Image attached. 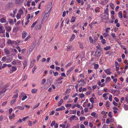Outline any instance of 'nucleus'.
<instances>
[{
  "mask_svg": "<svg viewBox=\"0 0 128 128\" xmlns=\"http://www.w3.org/2000/svg\"><path fill=\"white\" fill-rule=\"evenodd\" d=\"M27 34V33L25 31H24L22 32V37L23 39L25 38L26 37Z\"/></svg>",
  "mask_w": 128,
  "mask_h": 128,
  "instance_id": "nucleus-10",
  "label": "nucleus"
},
{
  "mask_svg": "<svg viewBox=\"0 0 128 128\" xmlns=\"http://www.w3.org/2000/svg\"><path fill=\"white\" fill-rule=\"evenodd\" d=\"M46 82V80L45 78H43L42 81V84L43 85Z\"/></svg>",
  "mask_w": 128,
  "mask_h": 128,
  "instance_id": "nucleus-58",
  "label": "nucleus"
},
{
  "mask_svg": "<svg viewBox=\"0 0 128 128\" xmlns=\"http://www.w3.org/2000/svg\"><path fill=\"white\" fill-rule=\"evenodd\" d=\"M101 113L103 115V117L104 118H106V115L104 111L102 112Z\"/></svg>",
  "mask_w": 128,
  "mask_h": 128,
  "instance_id": "nucleus-25",
  "label": "nucleus"
},
{
  "mask_svg": "<svg viewBox=\"0 0 128 128\" xmlns=\"http://www.w3.org/2000/svg\"><path fill=\"white\" fill-rule=\"evenodd\" d=\"M89 125L90 127V128H92L93 126L92 124L90 122H89Z\"/></svg>",
  "mask_w": 128,
  "mask_h": 128,
  "instance_id": "nucleus-62",
  "label": "nucleus"
},
{
  "mask_svg": "<svg viewBox=\"0 0 128 128\" xmlns=\"http://www.w3.org/2000/svg\"><path fill=\"white\" fill-rule=\"evenodd\" d=\"M17 69L16 68L15 66H13L11 68V70L12 72L16 71Z\"/></svg>",
  "mask_w": 128,
  "mask_h": 128,
  "instance_id": "nucleus-34",
  "label": "nucleus"
},
{
  "mask_svg": "<svg viewBox=\"0 0 128 128\" xmlns=\"http://www.w3.org/2000/svg\"><path fill=\"white\" fill-rule=\"evenodd\" d=\"M53 72L54 76H56L58 75L59 74L57 72Z\"/></svg>",
  "mask_w": 128,
  "mask_h": 128,
  "instance_id": "nucleus-54",
  "label": "nucleus"
},
{
  "mask_svg": "<svg viewBox=\"0 0 128 128\" xmlns=\"http://www.w3.org/2000/svg\"><path fill=\"white\" fill-rule=\"evenodd\" d=\"M16 108H18L20 110H23L24 109V107H21L20 106H18L15 108V109Z\"/></svg>",
  "mask_w": 128,
  "mask_h": 128,
  "instance_id": "nucleus-24",
  "label": "nucleus"
},
{
  "mask_svg": "<svg viewBox=\"0 0 128 128\" xmlns=\"http://www.w3.org/2000/svg\"><path fill=\"white\" fill-rule=\"evenodd\" d=\"M18 96V94H15L14 96L12 97V98H17Z\"/></svg>",
  "mask_w": 128,
  "mask_h": 128,
  "instance_id": "nucleus-55",
  "label": "nucleus"
},
{
  "mask_svg": "<svg viewBox=\"0 0 128 128\" xmlns=\"http://www.w3.org/2000/svg\"><path fill=\"white\" fill-rule=\"evenodd\" d=\"M49 16V15L47 14H46L43 17L41 21V23L42 24L45 22L47 20Z\"/></svg>",
  "mask_w": 128,
  "mask_h": 128,
  "instance_id": "nucleus-1",
  "label": "nucleus"
},
{
  "mask_svg": "<svg viewBox=\"0 0 128 128\" xmlns=\"http://www.w3.org/2000/svg\"><path fill=\"white\" fill-rule=\"evenodd\" d=\"M16 18L18 19H20L21 18V14H17L16 16Z\"/></svg>",
  "mask_w": 128,
  "mask_h": 128,
  "instance_id": "nucleus-35",
  "label": "nucleus"
},
{
  "mask_svg": "<svg viewBox=\"0 0 128 128\" xmlns=\"http://www.w3.org/2000/svg\"><path fill=\"white\" fill-rule=\"evenodd\" d=\"M56 124V122L55 121H53L51 123L50 126H51L52 127Z\"/></svg>",
  "mask_w": 128,
  "mask_h": 128,
  "instance_id": "nucleus-46",
  "label": "nucleus"
},
{
  "mask_svg": "<svg viewBox=\"0 0 128 128\" xmlns=\"http://www.w3.org/2000/svg\"><path fill=\"white\" fill-rule=\"evenodd\" d=\"M76 17L74 16H72L70 21L71 22H74L75 21Z\"/></svg>",
  "mask_w": 128,
  "mask_h": 128,
  "instance_id": "nucleus-28",
  "label": "nucleus"
},
{
  "mask_svg": "<svg viewBox=\"0 0 128 128\" xmlns=\"http://www.w3.org/2000/svg\"><path fill=\"white\" fill-rule=\"evenodd\" d=\"M37 23V21H36L35 22H34L33 24L31 26V28H34L36 24V23Z\"/></svg>",
  "mask_w": 128,
  "mask_h": 128,
  "instance_id": "nucleus-38",
  "label": "nucleus"
},
{
  "mask_svg": "<svg viewBox=\"0 0 128 128\" xmlns=\"http://www.w3.org/2000/svg\"><path fill=\"white\" fill-rule=\"evenodd\" d=\"M111 35L112 38H114V39H116L115 38L116 37V34L114 33H112Z\"/></svg>",
  "mask_w": 128,
  "mask_h": 128,
  "instance_id": "nucleus-42",
  "label": "nucleus"
},
{
  "mask_svg": "<svg viewBox=\"0 0 128 128\" xmlns=\"http://www.w3.org/2000/svg\"><path fill=\"white\" fill-rule=\"evenodd\" d=\"M59 126L60 127H62L63 128H65L66 127V125L65 124H60Z\"/></svg>",
  "mask_w": 128,
  "mask_h": 128,
  "instance_id": "nucleus-56",
  "label": "nucleus"
},
{
  "mask_svg": "<svg viewBox=\"0 0 128 128\" xmlns=\"http://www.w3.org/2000/svg\"><path fill=\"white\" fill-rule=\"evenodd\" d=\"M110 29V28L108 27L107 28H106L105 31L106 32H108V30H109Z\"/></svg>",
  "mask_w": 128,
  "mask_h": 128,
  "instance_id": "nucleus-57",
  "label": "nucleus"
},
{
  "mask_svg": "<svg viewBox=\"0 0 128 128\" xmlns=\"http://www.w3.org/2000/svg\"><path fill=\"white\" fill-rule=\"evenodd\" d=\"M13 42V41H12L10 40H8L7 41V43L9 44H11Z\"/></svg>",
  "mask_w": 128,
  "mask_h": 128,
  "instance_id": "nucleus-37",
  "label": "nucleus"
},
{
  "mask_svg": "<svg viewBox=\"0 0 128 128\" xmlns=\"http://www.w3.org/2000/svg\"><path fill=\"white\" fill-rule=\"evenodd\" d=\"M70 120L72 121L73 120H78V118L75 115H72L70 118Z\"/></svg>",
  "mask_w": 128,
  "mask_h": 128,
  "instance_id": "nucleus-2",
  "label": "nucleus"
},
{
  "mask_svg": "<svg viewBox=\"0 0 128 128\" xmlns=\"http://www.w3.org/2000/svg\"><path fill=\"white\" fill-rule=\"evenodd\" d=\"M104 72L107 74L110 75L111 73L110 72V68L105 70H104Z\"/></svg>",
  "mask_w": 128,
  "mask_h": 128,
  "instance_id": "nucleus-7",
  "label": "nucleus"
},
{
  "mask_svg": "<svg viewBox=\"0 0 128 128\" xmlns=\"http://www.w3.org/2000/svg\"><path fill=\"white\" fill-rule=\"evenodd\" d=\"M6 19L4 18H3L0 20V22L1 23H3L6 22Z\"/></svg>",
  "mask_w": 128,
  "mask_h": 128,
  "instance_id": "nucleus-21",
  "label": "nucleus"
},
{
  "mask_svg": "<svg viewBox=\"0 0 128 128\" xmlns=\"http://www.w3.org/2000/svg\"><path fill=\"white\" fill-rule=\"evenodd\" d=\"M79 98H82L84 96V95L82 93H80L78 95Z\"/></svg>",
  "mask_w": 128,
  "mask_h": 128,
  "instance_id": "nucleus-30",
  "label": "nucleus"
},
{
  "mask_svg": "<svg viewBox=\"0 0 128 128\" xmlns=\"http://www.w3.org/2000/svg\"><path fill=\"white\" fill-rule=\"evenodd\" d=\"M63 79V78L62 77H61L59 78H57V79H56V82H57L58 81H60V80L62 79Z\"/></svg>",
  "mask_w": 128,
  "mask_h": 128,
  "instance_id": "nucleus-51",
  "label": "nucleus"
},
{
  "mask_svg": "<svg viewBox=\"0 0 128 128\" xmlns=\"http://www.w3.org/2000/svg\"><path fill=\"white\" fill-rule=\"evenodd\" d=\"M86 84V82L84 81V80L83 79V81H82L80 84V85L82 86H85Z\"/></svg>",
  "mask_w": 128,
  "mask_h": 128,
  "instance_id": "nucleus-22",
  "label": "nucleus"
},
{
  "mask_svg": "<svg viewBox=\"0 0 128 128\" xmlns=\"http://www.w3.org/2000/svg\"><path fill=\"white\" fill-rule=\"evenodd\" d=\"M74 67H72L71 68L70 70H68L66 72V74L67 76H68V75L74 69Z\"/></svg>",
  "mask_w": 128,
  "mask_h": 128,
  "instance_id": "nucleus-9",
  "label": "nucleus"
},
{
  "mask_svg": "<svg viewBox=\"0 0 128 128\" xmlns=\"http://www.w3.org/2000/svg\"><path fill=\"white\" fill-rule=\"evenodd\" d=\"M27 98V97L26 95L24 96H23V97L22 98V101L26 99V98Z\"/></svg>",
  "mask_w": 128,
  "mask_h": 128,
  "instance_id": "nucleus-61",
  "label": "nucleus"
},
{
  "mask_svg": "<svg viewBox=\"0 0 128 128\" xmlns=\"http://www.w3.org/2000/svg\"><path fill=\"white\" fill-rule=\"evenodd\" d=\"M110 46H108L104 48V49L106 50H108L110 49Z\"/></svg>",
  "mask_w": 128,
  "mask_h": 128,
  "instance_id": "nucleus-47",
  "label": "nucleus"
},
{
  "mask_svg": "<svg viewBox=\"0 0 128 128\" xmlns=\"http://www.w3.org/2000/svg\"><path fill=\"white\" fill-rule=\"evenodd\" d=\"M16 65H20L21 64V61L18 60H16Z\"/></svg>",
  "mask_w": 128,
  "mask_h": 128,
  "instance_id": "nucleus-36",
  "label": "nucleus"
},
{
  "mask_svg": "<svg viewBox=\"0 0 128 128\" xmlns=\"http://www.w3.org/2000/svg\"><path fill=\"white\" fill-rule=\"evenodd\" d=\"M37 91V90L36 89H33L32 90V93H36Z\"/></svg>",
  "mask_w": 128,
  "mask_h": 128,
  "instance_id": "nucleus-39",
  "label": "nucleus"
},
{
  "mask_svg": "<svg viewBox=\"0 0 128 128\" xmlns=\"http://www.w3.org/2000/svg\"><path fill=\"white\" fill-rule=\"evenodd\" d=\"M72 46H68L67 47V51H70L71 48H72Z\"/></svg>",
  "mask_w": 128,
  "mask_h": 128,
  "instance_id": "nucleus-48",
  "label": "nucleus"
},
{
  "mask_svg": "<svg viewBox=\"0 0 128 128\" xmlns=\"http://www.w3.org/2000/svg\"><path fill=\"white\" fill-rule=\"evenodd\" d=\"M89 41L90 43L94 44V42L93 39L91 36L89 37Z\"/></svg>",
  "mask_w": 128,
  "mask_h": 128,
  "instance_id": "nucleus-13",
  "label": "nucleus"
},
{
  "mask_svg": "<svg viewBox=\"0 0 128 128\" xmlns=\"http://www.w3.org/2000/svg\"><path fill=\"white\" fill-rule=\"evenodd\" d=\"M4 51L5 53L6 54H10V52L9 50L8 49H4Z\"/></svg>",
  "mask_w": 128,
  "mask_h": 128,
  "instance_id": "nucleus-20",
  "label": "nucleus"
},
{
  "mask_svg": "<svg viewBox=\"0 0 128 128\" xmlns=\"http://www.w3.org/2000/svg\"><path fill=\"white\" fill-rule=\"evenodd\" d=\"M16 60H14L12 62V64L14 65H15L16 64Z\"/></svg>",
  "mask_w": 128,
  "mask_h": 128,
  "instance_id": "nucleus-44",
  "label": "nucleus"
},
{
  "mask_svg": "<svg viewBox=\"0 0 128 128\" xmlns=\"http://www.w3.org/2000/svg\"><path fill=\"white\" fill-rule=\"evenodd\" d=\"M6 30L7 31L10 32L12 29L11 27L9 26H6L5 27Z\"/></svg>",
  "mask_w": 128,
  "mask_h": 128,
  "instance_id": "nucleus-12",
  "label": "nucleus"
},
{
  "mask_svg": "<svg viewBox=\"0 0 128 128\" xmlns=\"http://www.w3.org/2000/svg\"><path fill=\"white\" fill-rule=\"evenodd\" d=\"M5 30L4 27L0 25V34L2 33H4Z\"/></svg>",
  "mask_w": 128,
  "mask_h": 128,
  "instance_id": "nucleus-3",
  "label": "nucleus"
},
{
  "mask_svg": "<svg viewBox=\"0 0 128 128\" xmlns=\"http://www.w3.org/2000/svg\"><path fill=\"white\" fill-rule=\"evenodd\" d=\"M110 6L112 9H114V6L113 4H110Z\"/></svg>",
  "mask_w": 128,
  "mask_h": 128,
  "instance_id": "nucleus-49",
  "label": "nucleus"
},
{
  "mask_svg": "<svg viewBox=\"0 0 128 128\" xmlns=\"http://www.w3.org/2000/svg\"><path fill=\"white\" fill-rule=\"evenodd\" d=\"M108 16L104 14H102L101 16V17L103 19L106 20L108 18Z\"/></svg>",
  "mask_w": 128,
  "mask_h": 128,
  "instance_id": "nucleus-11",
  "label": "nucleus"
},
{
  "mask_svg": "<svg viewBox=\"0 0 128 128\" xmlns=\"http://www.w3.org/2000/svg\"><path fill=\"white\" fill-rule=\"evenodd\" d=\"M23 65L24 66V68L26 67L27 65V62L26 60H25L24 61Z\"/></svg>",
  "mask_w": 128,
  "mask_h": 128,
  "instance_id": "nucleus-40",
  "label": "nucleus"
},
{
  "mask_svg": "<svg viewBox=\"0 0 128 128\" xmlns=\"http://www.w3.org/2000/svg\"><path fill=\"white\" fill-rule=\"evenodd\" d=\"M90 102L92 103H93L94 102V98H93L92 97L89 99Z\"/></svg>",
  "mask_w": 128,
  "mask_h": 128,
  "instance_id": "nucleus-50",
  "label": "nucleus"
},
{
  "mask_svg": "<svg viewBox=\"0 0 128 128\" xmlns=\"http://www.w3.org/2000/svg\"><path fill=\"white\" fill-rule=\"evenodd\" d=\"M122 11H120L118 13V16L120 18H122Z\"/></svg>",
  "mask_w": 128,
  "mask_h": 128,
  "instance_id": "nucleus-23",
  "label": "nucleus"
},
{
  "mask_svg": "<svg viewBox=\"0 0 128 128\" xmlns=\"http://www.w3.org/2000/svg\"><path fill=\"white\" fill-rule=\"evenodd\" d=\"M116 90H111L108 91V92L113 94H114L116 92Z\"/></svg>",
  "mask_w": 128,
  "mask_h": 128,
  "instance_id": "nucleus-15",
  "label": "nucleus"
},
{
  "mask_svg": "<svg viewBox=\"0 0 128 128\" xmlns=\"http://www.w3.org/2000/svg\"><path fill=\"white\" fill-rule=\"evenodd\" d=\"M95 76V74H93L92 75V76H90L89 78V80H92V78H93V77H94V76Z\"/></svg>",
  "mask_w": 128,
  "mask_h": 128,
  "instance_id": "nucleus-60",
  "label": "nucleus"
},
{
  "mask_svg": "<svg viewBox=\"0 0 128 128\" xmlns=\"http://www.w3.org/2000/svg\"><path fill=\"white\" fill-rule=\"evenodd\" d=\"M102 35L104 36V38H105L108 36V32H106L103 33L102 34Z\"/></svg>",
  "mask_w": 128,
  "mask_h": 128,
  "instance_id": "nucleus-19",
  "label": "nucleus"
},
{
  "mask_svg": "<svg viewBox=\"0 0 128 128\" xmlns=\"http://www.w3.org/2000/svg\"><path fill=\"white\" fill-rule=\"evenodd\" d=\"M98 39V37L97 36H94L93 37V40L94 42V44H96V42L97 40Z\"/></svg>",
  "mask_w": 128,
  "mask_h": 128,
  "instance_id": "nucleus-14",
  "label": "nucleus"
},
{
  "mask_svg": "<svg viewBox=\"0 0 128 128\" xmlns=\"http://www.w3.org/2000/svg\"><path fill=\"white\" fill-rule=\"evenodd\" d=\"M85 117L84 116H81L80 117V121L84 120L85 119Z\"/></svg>",
  "mask_w": 128,
  "mask_h": 128,
  "instance_id": "nucleus-43",
  "label": "nucleus"
},
{
  "mask_svg": "<svg viewBox=\"0 0 128 128\" xmlns=\"http://www.w3.org/2000/svg\"><path fill=\"white\" fill-rule=\"evenodd\" d=\"M100 50H97L95 53V54L96 56L99 57L101 55V54L100 52Z\"/></svg>",
  "mask_w": 128,
  "mask_h": 128,
  "instance_id": "nucleus-4",
  "label": "nucleus"
},
{
  "mask_svg": "<svg viewBox=\"0 0 128 128\" xmlns=\"http://www.w3.org/2000/svg\"><path fill=\"white\" fill-rule=\"evenodd\" d=\"M7 59V58L6 56H4L2 59V61L4 62H5Z\"/></svg>",
  "mask_w": 128,
  "mask_h": 128,
  "instance_id": "nucleus-41",
  "label": "nucleus"
},
{
  "mask_svg": "<svg viewBox=\"0 0 128 128\" xmlns=\"http://www.w3.org/2000/svg\"><path fill=\"white\" fill-rule=\"evenodd\" d=\"M110 122V120L109 119H107L106 120V123L107 124H109Z\"/></svg>",
  "mask_w": 128,
  "mask_h": 128,
  "instance_id": "nucleus-63",
  "label": "nucleus"
},
{
  "mask_svg": "<svg viewBox=\"0 0 128 128\" xmlns=\"http://www.w3.org/2000/svg\"><path fill=\"white\" fill-rule=\"evenodd\" d=\"M96 114V113L94 112H92L91 114V115L94 117H95Z\"/></svg>",
  "mask_w": 128,
  "mask_h": 128,
  "instance_id": "nucleus-53",
  "label": "nucleus"
},
{
  "mask_svg": "<svg viewBox=\"0 0 128 128\" xmlns=\"http://www.w3.org/2000/svg\"><path fill=\"white\" fill-rule=\"evenodd\" d=\"M41 25L39 24L37 25L35 27L36 28L37 30H38L40 29L41 28Z\"/></svg>",
  "mask_w": 128,
  "mask_h": 128,
  "instance_id": "nucleus-32",
  "label": "nucleus"
},
{
  "mask_svg": "<svg viewBox=\"0 0 128 128\" xmlns=\"http://www.w3.org/2000/svg\"><path fill=\"white\" fill-rule=\"evenodd\" d=\"M98 67V64H95L94 65V68L95 69H97Z\"/></svg>",
  "mask_w": 128,
  "mask_h": 128,
  "instance_id": "nucleus-52",
  "label": "nucleus"
},
{
  "mask_svg": "<svg viewBox=\"0 0 128 128\" xmlns=\"http://www.w3.org/2000/svg\"><path fill=\"white\" fill-rule=\"evenodd\" d=\"M108 99L110 101H112V96L111 95H110L108 98Z\"/></svg>",
  "mask_w": 128,
  "mask_h": 128,
  "instance_id": "nucleus-64",
  "label": "nucleus"
},
{
  "mask_svg": "<svg viewBox=\"0 0 128 128\" xmlns=\"http://www.w3.org/2000/svg\"><path fill=\"white\" fill-rule=\"evenodd\" d=\"M110 103L108 102H106V106L107 108H108L110 106Z\"/></svg>",
  "mask_w": 128,
  "mask_h": 128,
  "instance_id": "nucleus-33",
  "label": "nucleus"
},
{
  "mask_svg": "<svg viewBox=\"0 0 128 128\" xmlns=\"http://www.w3.org/2000/svg\"><path fill=\"white\" fill-rule=\"evenodd\" d=\"M109 12L108 8H106L104 12L105 14L106 15H108V12Z\"/></svg>",
  "mask_w": 128,
  "mask_h": 128,
  "instance_id": "nucleus-17",
  "label": "nucleus"
},
{
  "mask_svg": "<svg viewBox=\"0 0 128 128\" xmlns=\"http://www.w3.org/2000/svg\"><path fill=\"white\" fill-rule=\"evenodd\" d=\"M101 42L103 44H104L106 43V41L104 39L102 40Z\"/></svg>",
  "mask_w": 128,
  "mask_h": 128,
  "instance_id": "nucleus-59",
  "label": "nucleus"
},
{
  "mask_svg": "<svg viewBox=\"0 0 128 128\" xmlns=\"http://www.w3.org/2000/svg\"><path fill=\"white\" fill-rule=\"evenodd\" d=\"M63 99H61L60 101L58 103V106H60L61 105V104L63 103Z\"/></svg>",
  "mask_w": 128,
  "mask_h": 128,
  "instance_id": "nucleus-31",
  "label": "nucleus"
},
{
  "mask_svg": "<svg viewBox=\"0 0 128 128\" xmlns=\"http://www.w3.org/2000/svg\"><path fill=\"white\" fill-rule=\"evenodd\" d=\"M65 109V108L64 106H62L60 108H56V110L57 111H59Z\"/></svg>",
  "mask_w": 128,
  "mask_h": 128,
  "instance_id": "nucleus-5",
  "label": "nucleus"
},
{
  "mask_svg": "<svg viewBox=\"0 0 128 128\" xmlns=\"http://www.w3.org/2000/svg\"><path fill=\"white\" fill-rule=\"evenodd\" d=\"M36 62L35 60H32L30 62V68H31L33 66H34V63Z\"/></svg>",
  "mask_w": 128,
  "mask_h": 128,
  "instance_id": "nucleus-6",
  "label": "nucleus"
},
{
  "mask_svg": "<svg viewBox=\"0 0 128 128\" xmlns=\"http://www.w3.org/2000/svg\"><path fill=\"white\" fill-rule=\"evenodd\" d=\"M16 99L12 100L10 102V104L11 105H12L13 104H14L16 102Z\"/></svg>",
  "mask_w": 128,
  "mask_h": 128,
  "instance_id": "nucleus-26",
  "label": "nucleus"
},
{
  "mask_svg": "<svg viewBox=\"0 0 128 128\" xmlns=\"http://www.w3.org/2000/svg\"><path fill=\"white\" fill-rule=\"evenodd\" d=\"M8 58L7 59V61L6 62H10L12 60V58L11 56H10L8 55Z\"/></svg>",
  "mask_w": 128,
  "mask_h": 128,
  "instance_id": "nucleus-8",
  "label": "nucleus"
},
{
  "mask_svg": "<svg viewBox=\"0 0 128 128\" xmlns=\"http://www.w3.org/2000/svg\"><path fill=\"white\" fill-rule=\"evenodd\" d=\"M6 90L3 91H2L0 92V98L4 95V92H5Z\"/></svg>",
  "mask_w": 128,
  "mask_h": 128,
  "instance_id": "nucleus-18",
  "label": "nucleus"
},
{
  "mask_svg": "<svg viewBox=\"0 0 128 128\" xmlns=\"http://www.w3.org/2000/svg\"><path fill=\"white\" fill-rule=\"evenodd\" d=\"M75 37V35L74 34H73L72 35L70 39V42H72V41L74 38Z\"/></svg>",
  "mask_w": 128,
  "mask_h": 128,
  "instance_id": "nucleus-16",
  "label": "nucleus"
},
{
  "mask_svg": "<svg viewBox=\"0 0 128 128\" xmlns=\"http://www.w3.org/2000/svg\"><path fill=\"white\" fill-rule=\"evenodd\" d=\"M110 80V77H108L106 79L105 82L107 83L109 82Z\"/></svg>",
  "mask_w": 128,
  "mask_h": 128,
  "instance_id": "nucleus-27",
  "label": "nucleus"
},
{
  "mask_svg": "<svg viewBox=\"0 0 128 128\" xmlns=\"http://www.w3.org/2000/svg\"><path fill=\"white\" fill-rule=\"evenodd\" d=\"M37 67L36 65H35L34 67V68H33L32 69V72L33 73V74L35 70H36V68Z\"/></svg>",
  "mask_w": 128,
  "mask_h": 128,
  "instance_id": "nucleus-45",
  "label": "nucleus"
},
{
  "mask_svg": "<svg viewBox=\"0 0 128 128\" xmlns=\"http://www.w3.org/2000/svg\"><path fill=\"white\" fill-rule=\"evenodd\" d=\"M124 108L125 110H128V105L126 104H124Z\"/></svg>",
  "mask_w": 128,
  "mask_h": 128,
  "instance_id": "nucleus-29",
  "label": "nucleus"
}]
</instances>
